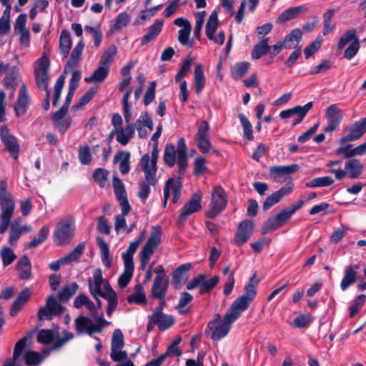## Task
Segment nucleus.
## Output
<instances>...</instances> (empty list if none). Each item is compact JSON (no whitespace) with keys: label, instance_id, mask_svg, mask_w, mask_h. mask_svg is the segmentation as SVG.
Segmentation results:
<instances>
[{"label":"nucleus","instance_id":"4d7b16f0","mask_svg":"<svg viewBox=\"0 0 366 366\" xmlns=\"http://www.w3.org/2000/svg\"><path fill=\"white\" fill-rule=\"evenodd\" d=\"M65 76L64 75H61L58 77L54 84V99L52 102V104L54 107H56L58 102L60 99L62 89L64 85Z\"/></svg>","mask_w":366,"mask_h":366},{"label":"nucleus","instance_id":"052dcab7","mask_svg":"<svg viewBox=\"0 0 366 366\" xmlns=\"http://www.w3.org/2000/svg\"><path fill=\"white\" fill-rule=\"evenodd\" d=\"M24 358L25 362L29 366H33L42 362L44 357L38 352L29 351L24 354Z\"/></svg>","mask_w":366,"mask_h":366},{"label":"nucleus","instance_id":"9b49d317","mask_svg":"<svg viewBox=\"0 0 366 366\" xmlns=\"http://www.w3.org/2000/svg\"><path fill=\"white\" fill-rule=\"evenodd\" d=\"M209 132V123L205 120L202 121L198 127L194 139L197 148L203 154L208 153L212 148Z\"/></svg>","mask_w":366,"mask_h":366},{"label":"nucleus","instance_id":"4468645a","mask_svg":"<svg viewBox=\"0 0 366 366\" xmlns=\"http://www.w3.org/2000/svg\"><path fill=\"white\" fill-rule=\"evenodd\" d=\"M161 234L162 228L160 226L152 227L151 234L140 252L145 259L150 258L157 249L161 242Z\"/></svg>","mask_w":366,"mask_h":366},{"label":"nucleus","instance_id":"b1692460","mask_svg":"<svg viewBox=\"0 0 366 366\" xmlns=\"http://www.w3.org/2000/svg\"><path fill=\"white\" fill-rule=\"evenodd\" d=\"M168 280L164 277L156 276L152 287V297L156 299H163L167 291Z\"/></svg>","mask_w":366,"mask_h":366},{"label":"nucleus","instance_id":"f8f14e48","mask_svg":"<svg viewBox=\"0 0 366 366\" xmlns=\"http://www.w3.org/2000/svg\"><path fill=\"white\" fill-rule=\"evenodd\" d=\"M0 137L2 143L5 146L11 156L17 159L19 154L20 147L17 139L9 132V129L6 125H4L0 129Z\"/></svg>","mask_w":366,"mask_h":366},{"label":"nucleus","instance_id":"a18cd8bd","mask_svg":"<svg viewBox=\"0 0 366 366\" xmlns=\"http://www.w3.org/2000/svg\"><path fill=\"white\" fill-rule=\"evenodd\" d=\"M117 49L115 45H110L102 54L99 64L110 67L117 54Z\"/></svg>","mask_w":366,"mask_h":366},{"label":"nucleus","instance_id":"e2e57ef3","mask_svg":"<svg viewBox=\"0 0 366 366\" xmlns=\"http://www.w3.org/2000/svg\"><path fill=\"white\" fill-rule=\"evenodd\" d=\"M205 11H199L195 14V26L194 30V36L199 39L201 31L204 21Z\"/></svg>","mask_w":366,"mask_h":366},{"label":"nucleus","instance_id":"680f3d73","mask_svg":"<svg viewBox=\"0 0 366 366\" xmlns=\"http://www.w3.org/2000/svg\"><path fill=\"white\" fill-rule=\"evenodd\" d=\"M124 347V335L119 329L114 331L112 338L111 350L122 349Z\"/></svg>","mask_w":366,"mask_h":366},{"label":"nucleus","instance_id":"1a4fd4ad","mask_svg":"<svg viewBox=\"0 0 366 366\" xmlns=\"http://www.w3.org/2000/svg\"><path fill=\"white\" fill-rule=\"evenodd\" d=\"M292 215L287 207L282 209L276 215L268 218L262 224L261 228L262 234H266L282 227L291 219Z\"/></svg>","mask_w":366,"mask_h":366},{"label":"nucleus","instance_id":"423d86ee","mask_svg":"<svg viewBox=\"0 0 366 366\" xmlns=\"http://www.w3.org/2000/svg\"><path fill=\"white\" fill-rule=\"evenodd\" d=\"M363 164L357 159H350L345 162V169H331L328 172L333 174L337 180H342L345 177L355 179L358 178L363 172Z\"/></svg>","mask_w":366,"mask_h":366},{"label":"nucleus","instance_id":"603ef678","mask_svg":"<svg viewBox=\"0 0 366 366\" xmlns=\"http://www.w3.org/2000/svg\"><path fill=\"white\" fill-rule=\"evenodd\" d=\"M334 180L330 177H317L306 183L307 187H323L332 185Z\"/></svg>","mask_w":366,"mask_h":366},{"label":"nucleus","instance_id":"79ce46f5","mask_svg":"<svg viewBox=\"0 0 366 366\" xmlns=\"http://www.w3.org/2000/svg\"><path fill=\"white\" fill-rule=\"evenodd\" d=\"M218 12L217 10H214L207 21L206 24V35L208 39H212L213 34H214L218 27Z\"/></svg>","mask_w":366,"mask_h":366},{"label":"nucleus","instance_id":"c9c22d12","mask_svg":"<svg viewBox=\"0 0 366 366\" xmlns=\"http://www.w3.org/2000/svg\"><path fill=\"white\" fill-rule=\"evenodd\" d=\"M130 153L129 152L120 151L114 156V161L119 162V170L122 174H127L130 170Z\"/></svg>","mask_w":366,"mask_h":366},{"label":"nucleus","instance_id":"f257e3e1","mask_svg":"<svg viewBox=\"0 0 366 366\" xmlns=\"http://www.w3.org/2000/svg\"><path fill=\"white\" fill-rule=\"evenodd\" d=\"M254 277L255 274L250 278L243 295L232 302L222 321L219 320L220 315H217V318L209 322L207 327L212 331L211 338L213 340L217 341L225 337L230 330V325L241 316L254 299L257 295L256 285L253 283Z\"/></svg>","mask_w":366,"mask_h":366},{"label":"nucleus","instance_id":"39448f33","mask_svg":"<svg viewBox=\"0 0 366 366\" xmlns=\"http://www.w3.org/2000/svg\"><path fill=\"white\" fill-rule=\"evenodd\" d=\"M227 205V195L224 189L219 185L215 186L211 194V202L209 209L207 212L206 216L208 218H214Z\"/></svg>","mask_w":366,"mask_h":366},{"label":"nucleus","instance_id":"9d476101","mask_svg":"<svg viewBox=\"0 0 366 366\" xmlns=\"http://www.w3.org/2000/svg\"><path fill=\"white\" fill-rule=\"evenodd\" d=\"M64 312L63 306L53 295H49L46 299V305L39 308L38 318L40 321L51 320L53 317L61 315Z\"/></svg>","mask_w":366,"mask_h":366},{"label":"nucleus","instance_id":"2f4dec72","mask_svg":"<svg viewBox=\"0 0 366 366\" xmlns=\"http://www.w3.org/2000/svg\"><path fill=\"white\" fill-rule=\"evenodd\" d=\"M206 79L204 74L203 67L200 64H197L194 67V87L195 93L199 94L205 86Z\"/></svg>","mask_w":366,"mask_h":366},{"label":"nucleus","instance_id":"13d9d810","mask_svg":"<svg viewBox=\"0 0 366 366\" xmlns=\"http://www.w3.org/2000/svg\"><path fill=\"white\" fill-rule=\"evenodd\" d=\"M1 257L4 267L10 265L16 259V255L14 251L8 247H3L1 252Z\"/></svg>","mask_w":366,"mask_h":366},{"label":"nucleus","instance_id":"774afa93","mask_svg":"<svg viewBox=\"0 0 366 366\" xmlns=\"http://www.w3.org/2000/svg\"><path fill=\"white\" fill-rule=\"evenodd\" d=\"M78 156L80 162L84 165L89 164L92 162L91 151L87 145L79 147Z\"/></svg>","mask_w":366,"mask_h":366},{"label":"nucleus","instance_id":"5fc2aeb1","mask_svg":"<svg viewBox=\"0 0 366 366\" xmlns=\"http://www.w3.org/2000/svg\"><path fill=\"white\" fill-rule=\"evenodd\" d=\"M21 234V229L19 227V220L16 219L11 225L9 243L11 245L16 244Z\"/></svg>","mask_w":366,"mask_h":366},{"label":"nucleus","instance_id":"393cba45","mask_svg":"<svg viewBox=\"0 0 366 366\" xmlns=\"http://www.w3.org/2000/svg\"><path fill=\"white\" fill-rule=\"evenodd\" d=\"M191 267L192 264L190 263L182 264L172 272V283L174 289L179 290L182 286L183 282L186 279L187 273Z\"/></svg>","mask_w":366,"mask_h":366},{"label":"nucleus","instance_id":"6e6552de","mask_svg":"<svg viewBox=\"0 0 366 366\" xmlns=\"http://www.w3.org/2000/svg\"><path fill=\"white\" fill-rule=\"evenodd\" d=\"M202 194L198 191L194 193L189 200L185 203L177 219V224L178 227L183 226L188 216L199 212L202 209Z\"/></svg>","mask_w":366,"mask_h":366},{"label":"nucleus","instance_id":"c85d7f7f","mask_svg":"<svg viewBox=\"0 0 366 366\" xmlns=\"http://www.w3.org/2000/svg\"><path fill=\"white\" fill-rule=\"evenodd\" d=\"M84 47V43L82 40H80L76 44V45L75 46V47L74 48V49L71 51L70 58L69 59V60L66 63V67H65V70H64L65 73L67 72L68 69H73L78 66L79 62L81 59V56Z\"/></svg>","mask_w":366,"mask_h":366},{"label":"nucleus","instance_id":"412c9836","mask_svg":"<svg viewBox=\"0 0 366 366\" xmlns=\"http://www.w3.org/2000/svg\"><path fill=\"white\" fill-rule=\"evenodd\" d=\"M299 168V165L296 164L286 166H273L269 168V174L273 181L282 182L285 176L295 173Z\"/></svg>","mask_w":366,"mask_h":366},{"label":"nucleus","instance_id":"473e14b6","mask_svg":"<svg viewBox=\"0 0 366 366\" xmlns=\"http://www.w3.org/2000/svg\"><path fill=\"white\" fill-rule=\"evenodd\" d=\"M302 33L300 29H293L283 40L285 49H297L302 39Z\"/></svg>","mask_w":366,"mask_h":366},{"label":"nucleus","instance_id":"09e8293b","mask_svg":"<svg viewBox=\"0 0 366 366\" xmlns=\"http://www.w3.org/2000/svg\"><path fill=\"white\" fill-rule=\"evenodd\" d=\"M131 17L127 12L120 13L116 18L115 23L111 27L112 32L120 31L130 22Z\"/></svg>","mask_w":366,"mask_h":366},{"label":"nucleus","instance_id":"0eeeda50","mask_svg":"<svg viewBox=\"0 0 366 366\" xmlns=\"http://www.w3.org/2000/svg\"><path fill=\"white\" fill-rule=\"evenodd\" d=\"M50 67L49 59L46 56H42L35 63L34 77L35 82L39 89H46L49 86V70Z\"/></svg>","mask_w":366,"mask_h":366},{"label":"nucleus","instance_id":"a878e982","mask_svg":"<svg viewBox=\"0 0 366 366\" xmlns=\"http://www.w3.org/2000/svg\"><path fill=\"white\" fill-rule=\"evenodd\" d=\"M152 321L160 330H165L173 326L175 319L173 316L164 313H152Z\"/></svg>","mask_w":366,"mask_h":366},{"label":"nucleus","instance_id":"bb28decb","mask_svg":"<svg viewBox=\"0 0 366 366\" xmlns=\"http://www.w3.org/2000/svg\"><path fill=\"white\" fill-rule=\"evenodd\" d=\"M163 24L164 21L162 20L156 19L153 24L149 26L148 32L142 36L141 45H147L150 41L154 40L161 33Z\"/></svg>","mask_w":366,"mask_h":366},{"label":"nucleus","instance_id":"864d4df0","mask_svg":"<svg viewBox=\"0 0 366 366\" xmlns=\"http://www.w3.org/2000/svg\"><path fill=\"white\" fill-rule=\"evenodd\" d=\"M239 119L244 129V137L248 141L253 140L252 127L250 122L243 114H239Z\"/></svg>","mask_w":366,"mask_h":366},{"label":"nucleus","instance_id":"4be33fe9","mask_svg":"<svg viewBox=\"0 0 366 366\" xmlns=\"http://www.w3.org/2000/svg\"><path fill=\"white\" fill-rule=\"evenodd\" d=\"M0 206L1 210L0 217L11 219L15 209V202L10 193L0 194Z\"/></svg>","mask_w":366,"mask_h":366},{"label":"nucleus","instance_id":"de8ad7c7","mask_svg":"<svg viewBox=\"0 0 366 366\" xmlns=\"http://www.w3.org/2000/svg\"><path fill=\"white\" fill-rule=\"evenodd\" d=\"M249 65V63L247 61H241L235 64L231 71L232 78L234 79L242 78L248 72Z\"/></svg>","mask_w":366,"mask_h":366},{"label":"nucleus","instance_id":"f03ea898","mask_svg":"<svg viewBox=\"0 0 366 366\" xmlns=\"http://www.w3.org/2000/svg\"><path fill=\"white\" fill-rule=\"evenodd\" d=\"M187 148L184 138H180L177 142V148L172 144H167L164 152V164L172 168L176 162L178 166V173L183 175L187 170L188 164Z\"/></svg>","mask_w":366,"mask_h":366},{"label":"nucleus","instance_id":"c03bdc74","mask_svg":"<svg viewBox=\"0 0 366 366\" xmlns=\"http://www.w3.org/2000/svg\"><path fill=\"white\" fill-rule=\"evenodd\" d=\"M124 272L118 279V285L124 288L129 283L134 273V264L124 263Z\"/></svg>","mask_w":366,"mask_h":366},{"label":"nucleus","instance_id":"f3484780","mask_svg":"<svg viewBox=\"0 0 366 366\" xmlns=\"http://www.w3.org/2000/svg\"><path fill=\"white\" fill-rule=\"evenodd\" d=\"M366 132V117L355 122L349 129V134L341 137L339 143L343 144L348 142L360 139Z\"/></svg>","mask_w":366,"mask_h":366},{"label":"nucleus","instance_id":"72a5a7b5","mask_svg":"<svg viewBox=\"0 0 366 366\" xmlns=\"http://www.w3.org/2000/svg\"><path fill=\"white\" fill-rule=\"evenodd\" d=\"M72 41L68 30H63L59 38V50L62 58H66L71 48Z\"/></svg>","mask_w":366,"mask_h":366},{"label":"nucleus","instance_id":"6ab92c4d","mask_svg":"<svg viewBox=\"0 0 366 366\" xmlns=\"http://www.w3.org/2000/svg\"><path fill=\"white\" fill-rule=\"evenodd\" d=\"M292 188L293 184H287L282 187L279 190L273 192L272 194L268 196L263 203V210L267 211L272 206L280 202L284 197L291 193V192L292 191Z\"/></svg>","mask_w":366,"mask_h":366},{"label":"nucleus","instance_id":"f704fd0d","mask_svg":"<svg viewBox=\"0 0 366 366\" xmlns=\"http://www.w3.org/2000/svg\"><path fill=\"white\" fill-rule=\"evenodd\" d=\"M93 278V282L91 279L89 280V289L92 296L95 297L97 293L100 292V288H102L103 283L102 272L101 269L97 268L94 270Z\"/></svg>","mask_w":366,"mask_h":366},{"label":"nucleus","instance_id":"4c0bfd02","mask_svg":"<svg viewBox=\"0 0 366 366\" xmlns=\"http://www.w3.org/2000/svg\"><path fill=\"white\" fill-rule=\"evenodd\" d=\"M97 242L99 245L101 254V258L104 266L109 269L112 267V260L109 257V248L105 240L101 237H97Z\"/></svg>","mask_w":366,"mask_h":366},{"label":"nucleus","instance_id":"aec40b11","mask_svg":"<svg viewBox=\"0 0 366 366\" xmlns=\"http://www.w3.org/2000/svg\"><path fill=\"white\" fill-rule=\"evenodd\" d=\"M30 102L31 99L28 94L26 86L23 84L19 92L18 98L14 105L15 115L19 117L25 114L29 107Z\"/></svg>","mask_w":366,"mask_h":366},{"label":"nucleus","instance_id":"338daca9","mask_svg":"<svg viewBox=\"0 0 366 366\" xmlns=\"http://www.w3.org/2000/svg\"><path fill=\"white\" fill-rule=\"evenodd\" d=\"M109 171L103 168L96 169L92 174L94 181L97 182L102 187L104 186L105 181L107 179Z\"/></svg>","mask_w":366,"mask_h":366},{"label":"nucleus","instance_id":"c756f323","mask_svg":"<svg viewBox=\"0 0 366 366\" xmlns=\"http://www.w3.org/2000/svg\"><path fill=\"white\" fill-rule=\"evenodd\" d=\"M363 280L364 277L362 276H357L353 269L347 267L344 272V277L340 282L341 290L345 291L355 282H362Z\"/></svg>","mask_w":366,"mask_h":366},{"label":"nucleus","instance_id":"8fccbe9b","mask_svg":"<svg viewBox=\"0 0 366 366\" xmlns=\"http://www.w3.org/2000/svg\"><path fill=\"white\" fill-rule=\"evenodd\" d=\"M219 282V277L217 275L214 276L209 280H206V275L204 274V280L201 285V288L199 290V295H203L209 293L213 288H214Z\"/></svg>","mask_w":366,"mask_h":366},{"label":"nucleus","instance_id":"cd10ccee","mask_svg":"<svg viewBox=\"0 0 366 366\" xmlns=\"http://www.w3.org/2000/svg\"><path fill=\"white\" fill-rule=\"evenodd\" d=\"M30 295L31 292L29 288H25L20 292L10 309L9 313L11 316L14 317L17 315L29 300Z\"/></svg>","mask_w":366,"mask_h":366},{"label":"nucleus","instance_id":"5701e85b","mask_svg":"<svg viewBox=\"0 0 366 366\" xmlns=\"http://www.w3.org/2000/svg\"><path fill=\"white\" fill-rule=\"evenodd\" d=\"M18 277L21 280H28L32 277L31 263L26 255L21 257L16 265Z\"/></svg>","mask_w":366,"mask_h":366},{"label":"nucleus","instance_id":"69168bd1","mask_svg":"<svg viewBox=\"0 0 366 366\" xmlns=\"http://www.w3.org/2000/svg\"><path fill=\"white\" fill-rule=\"evenodd\" d=\"M97 87H91L86 93L79 99V102L74 106L76 108H81L87 104L94 97L97 93Z\"/></svg>","mask_w":366,"mask_h":366},{"label":"nucleus","instance_id":"a19ab883","mask_svg":"<svg viewBox=\"0 0 366 366\" xmlns=\"http://www.w3.org/2000/svg\"><path fill=\"white\" fill-rule=\"evenodd\" d=\"M268 38H264L254 45L252 51V57L254 59H259L268 52L270 49V46L268 45Z\"/></svg>","mask_w":366,"mask_h":366},{"label":"nucleus","instance_id":"e433bc0d","mask_svg":"<svg viewBox=\"0 0 366 366\" xmlns=\"http://www.w3.org/2000/svg\"><path fill=\"white\" fill-rule=\"evenodd\" d=\"M109 72V68L100 64L90 76L84 78V81L86 83H102L107 77Z\"/></svg>","mask_w":366,"mask_h":366},{"label":"nucleus","instance_id":"49530a36","mask_svg":"<svg viewBox=\"0 0 366 366\" xmlns=\"http://www.w3.org/2000/svg\"><path fill=\"white\" fill-rule=\"evenodd\" d=\"M85 246V242L79 243L69 254L63 257V260H64V262L68 264L72 262L78 260L83 254Z\"/></svg>","mask_w":366,"mask_h":366},{"label":"nucleus","instance_id":"bf43d9fd","mask_svg":"<svg viewBox=\"0 0 366 366\" xmlns=\"http://www.w3.org/2000/svg\"><path fill=\"white\" fill-rule=\"evenodd\" d=\"M18 75L19 71L16 67L14 66L11 68L9 73L4 79V84L5 87L14 89L16 84Z\"/></svg>","mask_w":366,"mask_h":366},{"label":"nucleus","instance_id":"6e6d98bb","mask_svg":"<svg viewBox=\"0 0 366 366\" xmlns=\"http://www.w3.org/2000/svg\"><path fill=\"white\" fill-rule=\"evenodd\" d=\"M139 244L135 241L131 242L125 252L122 254L124 263L134 264L133 255L137 252Z\"/></svg>","mask_w":366,"mask_h":366},{"label":"nucleus","instance_id":"dca6fc26","mask_svg":"<svg viewBox=\"0 0 366 366\" xmlns=\"http://www.w3.org/2000/svg\"><path fill=\"white\" fill-rule=\"evenodd\" d=\"M325 117L328 124L324 132L329 133L337 129L342 120V110L336 104H331L326 109Z\"/></svg>","mask_w":366,"mask_h":366},{"label":"nucleus","instance_id":"ea45409f","mask_svg":"<svg viewBox=\"0 0 366 366\" xmlns=\"http://www.w3.org/2000/svg\"><path fill=\"white\" fill-rule=\"evenodd\" d=\"M79 285L76 282L65 285L58 294V298L61 302L68 301L77 291Z\"/></svg>","mask_w":366,"mask_h":366},{"label":"nucleus","instance_id":"7c9ffc66","mask_svg":"<svg viewBox=\"0 0 366 366\" xmlns=\"http://www.w3.org/2000/svg\"><path fill=\"white\" fill-rule=\"evenodd\" d=\"M259 0H242L240 3L239 8L234 16L235 21L241 24L244 17L245 7L248 6L249 10L254 13L259 4Z\"/></svg>","mask_w":366,"mask_h":366},{"label":"nucleus","instance_id":"2eb2a0df","mask_svg":"<svg viewBox=\"0 0 366 366\" xmlns=\"http://www.w3.org/2000/svg\"><path fill=\"white\" fill-rule=\"evenodd\" d=\"M74 225L69 221L59 222L54 234L55 242L59 245L66 244L73 237Z\"/></svg>","mask_w":366,"mask_h":366},{"label":"nucleus","instance_id":"58836bf2","mask_svg":"<svg viewBox=\"0 0 366 366\" xmlns=\"http://www.w3.org/2000/svg\"><path fill=\"white\" fill-rule=\"evenodd\" d=\"M127 302L129 304L135 303L137 305L147 303L144 287L141 284H138L135 286L134 292L127 297Z\"/></svg>","mask_w":366,"mask_h":366},{"label":"nucleus","instance_id":"7ed1b4c3","mask_svg":"<svg viewBox=\"0 0 366 366\" xmlns=\"http://www.w3.org/2000/svg\"><path fill=\"white\" fill-rule=\"evenodd\" d=\"M142 171L144 173V179L139 183V190L137 196L143 203H145L150 193V186H154L158 180L156 177L157 172L149 169V155L144 154L140 160Z\"/></svg>","mask_w":366,"mask_h":366},{"label":"nucleus","instance_id":"20e7f679","mask_svg":"<svg viewBox=\"0 0 366 366\" xmlns=\"http://www.w3.org/2000/svg\"><path fill=\"white\" fill-rule=\"evenodd\" d=\"M109 325V322L102 316L98 320V324H94L91 318L83 315L79 316L74 320L75 329L79 335L86 334L91 336L94 333H100L102 328Z\"/></svg>","mask_w":366,"mask_h":366},{"label":"nucleus","instance_id":"a211bd4d","mask_svg":"<svg viewBox=\"0 0 366 366\" xmlns=\"http://www.w3.org/2000/svg\"><path fill=\"white\" fill-rule=\"evenodd\" d=\"M254 229V224L250 220L242 221L237 229L234 242V244L240 247L243 245L248 239L252 236Z\"/></svg>","mask_w":366,"mask_h":366},{"label":"nucleus","instance_id":"0e129e2a","mask_svg":"<svg viewBox=\"0 0 366 366\" xmlns=\"http://www.w3.org/2000/svg\"><path fill=\"white\" fill-rule=\"evenodd\" d=\"M366 300V295L364 294L359 295L354 300V304L352 305L350 308V316L353 317L360 310L362 306L365 303Z\"/></svg>","mask_w":366,"mask_h":366},{"label":"nucleus","instance_id":"ddd939ff","mask_svg":"<svg viewBox=\"0 0 366 366\" xmlns=\"http://www.w3.org/2000/svg\"><path fill=\"white\" fill-rule=\"evenodd\" d=\"M161 234L162 228L160 226L152 227L151 234L140 252L145 259L150 258L157 249L161 242Z\"/></svg>","mask_w":366,"mask_h":366},{"label":"nucleus","instance_id":"3c124183","mask_svg":"<svg viewBox=\"0 0 366 366\" xmlns=\"http://www.w3.org/2000/svg\"><path fill=\"white\" fill-rule=\"evenodd\" d=\"M334 14V9H330L327 11H326L323 15L324 29L322 31V34L325 36L329 34L335 27V24L332 23Z\"/></svg>","mask_w":366,"mask_h":366},{"label":"nucleus","instance_id":"37998d69","mask_svg":"<svg viewBox=\"0 0 366 366\" xmlns=\"http://www.w3.org/2000/svg\"><path fill=\"white\" fill-rule=\"evenodd\" d=\"M304 11L303 6H298L285 10L277 18V23L282 24L296 17L300 12Z\"/></svg>","mask_w":366,"mask_h":366}]
</instances>
